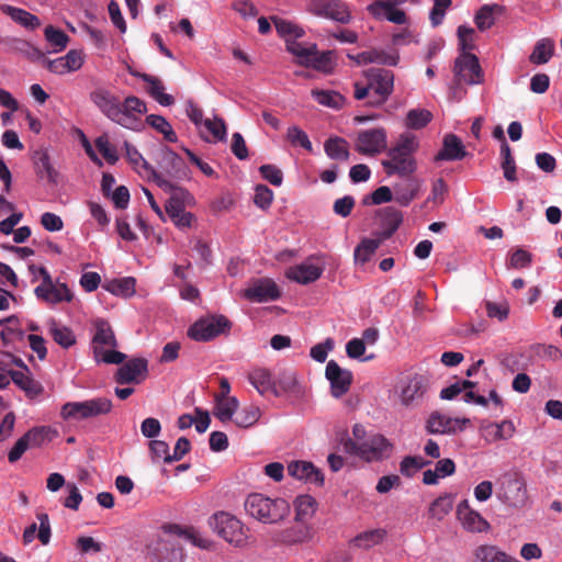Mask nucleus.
I'll use <instances>...</instances> for the list:
<instances>
[{
  "label": "nucleus",
  "instance_id": "1",
  "mask_svg": "<svg viewBox=\"0 0 562 562\" xmlns=\"http://www.w3.org/2000/svg\"><path fill=\"white\" fill-rule=\"evenodd\" d=\"M166 537H160L147 547L148 554L157 562H183V550L171 539L178 536L193 546L209 550L213 543L210 539L203 537L193 527H181L179 525H168L164 527Z\"/></svg>",
  "mask_w": 562,
  "mask_h": 562
},
{
  "label": "nucleus",
  "instance_id": "2",
  "mask_svg": "<svg viewBox=\"0 0 562 562\" xmlns=\"http://www.w3.org/2000/svg\"><path fill=\"white\" fill-rule=\"evenodd\" d=\"M418 148L419 139L416 135L412 133L401 134L395 145L387 150V159L382 161L386 173L402 177L414 173L417 169L414 154Z\"/></svg>",
  "mask_w": 562,
  "mask_h": 562
},
{
  "label": "nucleus",
  "instance_id": "3",
  "mask_svg": "<svg viewBox=\"0 0 562 562\" xmlns=\"http://www.w3.org/2000/svg\"><path fill=\"white\" fill-rule=\"evenodd\" d=\"M245 510L254 519L266 525H278L290 515V504L281 497L251 493L245 501Z\"/></svg>",
  "mask_w": 562,
  "mask_h": 562
},
{
  "label": "nucleus",
  "instance_id": "4",
  "mask_svg": "<svg viewBox=\"0 0 562 562\" xmlns=\"http://www.w3.org/2000/svg\"><path fill=\"white\" fill-rule=\"evenodd\" d=\"M368 79L366 85L355 82L353 97L357 100L368 98V104L380 106L386 102L394 90V74L386 69H369L366 72Z\"/></svg>",
  "mask_w": 562,
  "mask_h": 562
},
{
  "label": "nucleus",
  "instance_id": "5",
  "mask_svg": "<svg viewBox=\"0 0 562 562\" xmlns=\"http://www.w3.org/2000/svg\"><path fill=\"white\" fill-rule=\"evenodd\" d=\"M30 271L34 278H42V282L34 289V294L38 300L49 305L69 303L72 301L74 293L68 285L64 282L53 280L52 276L44 267L30 266Z\"/></svg>",
  "mask_w": 562,
  "mask_h": 562
},
{
  "label": "nucleus",
  "instance_id": "6",
  "mask_svg": "<svg viewBox=\"0 0 562 562\" xmlns=\"http://www.w3.org/2000/svg\"><path fill=\"white\" fill-rule=\"evenodd\" d=\"M429 389V380L423 374H411L398 380L394 396L405 408H414L422 404Z\"/></svg>",
  "mask_w": 562,
  "mask_h": 562
},
{
  "label": "nucleus",
  "instance_id": "7",
  "mask_svg": "<svg viewBox=\"0 0 562 562\" xmlns=\"http://www.w3.org/2000/svg\"><path fill=\"white\" fill-rule=\"evenodd\" d=\"M289 52L301 65L324 74L333 72L336 66L334 53L330 50L319 53L315 44L293 43L289 46Z\"/></svg>",
  "mask_w": 562,
  "mask_h": 562
},
{
  "label": "nucleus",
  "instance_id": "8",
  "mask_svg": "<svg viewBox=\"0 0 562 562\" xmlns=\"http://www.w3.org/2000/svg\"><path fill=\"white\" fill-rule=\"evenodd\" d=\"M112 409V402L106 397H94L82 402H67L60 408L64 420H82L105 415Z\"/></svg>",
  "mask_w": 562,
  "mask_h": 562
},
{
  "label": "nucleus",
  "instance_id": "9",
  "mask_svg": "<svg viewBox=\"0 0 562 562\" xmlns=\"http://www.w3.org/2000/svg\"><path fill=\"white\" fill-rule=\"evenodd\" d=\"M147 112L146 103L135 95H128L124 101L117 99V105L111 119L112 122L132 131H142V116Z\"/></svg>",
  "mask_w": 562,
  "mask_h": 562
},
{
  "label": "nucleus",
  "instance_id": "10",
  "mask_svg": "<svg viewBox=\"0 0 562 562\" xmlns=\"http://www.w3.org/2000/svg\"><path fill=\"white\" fill-rule=\"evenodd\" d=\"M211 526L221 538L235 547L247 543V530L243 522L228 513L220 512L213 515Z\"/></svg>",
  "mask_w": 562,
  "mask_h": 562
},
{
  "label": "nucleus",
  "instance_id": "11",
  "mask_svg": "<svg viewBox=\"0 0 562 562\" xmlns=\"http://www.w3.org/2000/svg\"><path fill=\"white\" fill-rule=\"evenodd\" d=\"M346 448L367 461H375L387 457L391 453L392 445L383 436L372 435L360 442H347Z\"/></svg>",
  "mask_w": 562,
  "mask_h": 562
},
{
  "label": "nucleus",
  "instance_id": "12",
  "mask_svg": "<svg viewBox=\"0 0 562 562\" xmlns=\"http://www.w3.org/2000/svg\"><path fill=\"white\" fill-rule=\"evenodd\" d=\"M387 148V133L383 127L359 131L355 140V149L364 156H375Z\"/></svg>",
  "mask_w": 562,
  "mask_h": 562
},
{
  "label": "nucleus",
  "instance_id": "13",
  "mask_svg": "<svg viewBox=\"0 0 562 562\" xmlns=\"http://www.w3.org/2000/svg\"><path fill=\"white\" fill-rule=\"evenodd\" d=\"M306 10L313 15L342 24L351 20V13L342 0H311Z\"/></svg>",
  "mask_w": 562,
  "mask_h": 562
},
{
  "label": "nucleus",
  "instance_id": "14",
  "mask_svg": "<svg viewBox=\"0 0 562 562\" xmlns=\"http://www.w3.org/2000/svg\"><path fill=\"white\" fill-rule=\"evenodd\" d=\"M231 323L223 315H213L195 322L188 335L196 341H207L229 329Z\"/></svg>",
  "mask_w": 562,
  "mask_h": 562
},
{
  "label": "nucleus",
  "instance_id": "15",
  "mask_svg": "<svg viewBox=\"0 0 562 562\" xmlns=\"http://www.w3.org/2000/svg\"><path fill=\"white\" fill-rule=\"evenodd\" d=\"M124 147L128 162L142 178L155 181L162 190L172 189V183L157 173L136 147L127 142L124 143Z\"/></svg>",
  "mask_w": 562,
  "mask_h": 562
},
{
  "label": "nucleus",
  "instance_id": "16",
  "mask_svg": "<svg viewBox=\"0 0 562 562\" xmlns=\"http://www.w3.org/2000/svg\"><path fill=\"white\" fill-rule=\"evenodd\" d=\"M454 77L459 82L479 85L483 81V71L473 54H460L454 61Z\"/></svg>",
  "mask_w": 562,
  "mask_h": 562
},
{
  "label": "nucleus",
  "instance_id": "17",
  "mask_svg": "<svg viewBox=\"0 0 562 562\" xmlns=\"http://www.w3.org/2000/svg\"><path fill=\"white\" fill-rule=\"evenodd\" d=\"M325 376L330 384V394L335 398H340L349 391L353 379L351 371L342 369L334 360L327 362Z\"/></svg>",
  "mask_w": 562,
  "mask_h": 562
},
{
  "label": "nucleus",
  "instance_id": "18",
  "mask_svg": "<svg viewBox=\"0 0 562 562\" xmlns=\"http://www.w3.org/2000/svg\"><path fill=\"white\" fill-rule=\"evenodd\" d=\"M243 297L250 302L262 303L279 299L280 291L271 279H256L241 292Z\"/></svg>",
  "mask_w": 562,
  "mask_h": 562
},
{
  "label": "nucleus",
  "instance_id": "19",
  "mask_svg": "<svg viewBox=\"0 0 562 562\" xmlns=\"http://www.w3.org/2000/svg\"><path fill=\"white\" fill-rule=\"evenodd\" d=\"M469 424V418H453L436 412L428 418L426 428L430 434L449 435L462 431Z\"/></svg>",
  "mask_w": 562,
  "mask_h": 562
},
{
  "label": "nucleus",
  "instance_id": "20",
  "mask_svg": "<svg viewBox=\"0 0 562 562\" xmlns=\"http://www.w3.org/2000/svg\"><path fill=\"white\" fill-rule=\"evenodd\" d=\"M148 372V362L144 358H134L119 368L115 380L120 384L140 383Z\"/></svg>",
  "mask_w": 562,
  "mask_h": 562
},
{
  "label": "nucleus",
  "instance_id": "21",
  "mask_svg": "<svg viewBox=\"0 0 562 562\" xmlns=\"http://www.w3.org/2000/svg\"><path fill=\"white\" fill-rule=\"evenodd\" d=\"M457 517L462 527L470 532H485L490 529L487 520L470 507L468 499H463L457 506Z\"/></svg>",
  "mask_w": 562,
  "mask_h": 562
},
{
  "label": "nucleus",
  "instance_id": "22",
  "mask_svg": "<svg viewBox=\"0 0 562 562\" xmlns=\"http://www.w3.org/2000/svg\"><path fill=\"white\" fill-rule=\"evenodd\" d=\"M498 497L510 506H522L527 501L526 485L518 477H506L502 482Z\"/></svg>",
  "mask_w": 562,
  "mask_h": 562
},
{
  "label": "nucleus",
  "instance_id": "23",
  "mask_svg": "<svg viewBox=\"0 0 562 562\" xmlns=\"http://www.w3.org/2000/svg\"><path fill=\"white\" fill-rule=\"evenodd\" d=\"M92 326L91 348L93 355H100L103 348H115L117 346L114 331L108 321L98 318L93 321Z\"/></svg>",
  "mask_w": 562,
  "mask_h": 562
},
{
  "label": "nucleus",
  "instance_id": "24",
  "mask_svg": "<svg viewBox=\"0 0 562 562\" xmlns=\"http://www.w3.org/2000/svg\"><path fill=\"white\" fill-rule=\"evenodd\" d=\"M323 272L324 265H318L313 262L312 259H307L300 265L290 267L285 276L288 279L300 284H308L318 280Z\"/></svg>",
  "mask_w": 562,
  "mask_h": 562
},
{
  "label": "nucleus",
  "instance_id": "25",
  "mask_svg": "<svg viewBox=\"0 0 562 562\" xmlns=\"http://www.w3.org/2000/svg\"><path fill=\"white\" fill-rule=\"evenodd\" d=\"M480 431L486 442L494 443L510 439L515 435L516 427L509 419H504L501 423L484 420L480 425Z\"/></svg>",
  "mask_w": 562,
  "mask_h": 562
},
{
  "label": "nucleus",
  "instance_id": "26",
  "mask_svg": "<svg viewBox=\"0 0 562 562\" xmlns=\"http://www.w3.org/2000/svg\"><path fill=\"white\" fill-rule=\"evenodd\" d=\"M398 3L394 0L378 1L368 7V11L379 20H386L395 24H405L406 14L403 10L396 8Z\"/></svg>",
  "mask_w": 562,
  "mask_h": 562
},
{
  "label": "nucleus",
  "instance_id": "27",
  "mask_svg": "<svg viewBox=\"0 0 562 562\" xmlns=\"http://www.w3.org/2000/svg\"><path fill=\"white\" fill-rule=\"evenodd\" d=\"M288 472L291 476L313 483L316 485H323L324 476L322 472L307 461H293L288 465Z\"/></svg>",
  "mask_w": 562,
  "mask_h": 562
},
{
  "label": "nucleus",
  "instance_id": "28",
  "mask_svg": "<svg viewBox=\"0 0 562 562\" xmlns=\"http://www.w3.org/2000/svg\"><path fill=\"white\" fill-rule=\"evenodd\" d=\"M200 136L207 143H217L226 140L227 128L223 119L213 116L212 119H205L201 130H199Z\"/></svg>",
  "mask_w": 562,
  "mask_h": 562
},
{
  "label": "nucleus",
  "instance_id": "29",
  "mask_svg": "<svg viewBox=\"0 0 562 562\" xmlns=\"http://www.w3.org/2000/svg\"><path fill=\"white\" fill-rule=\"evenodd\" d=\"M159 167L166 175L172 178H182L187 176L183 159L170 149L161 150Z\"/></svg>",
  "mask_w": 562,
  "mask_h": 562
},
{
  "label": "nucleus",
  "instance_id": "30",
  "mask_svg": "<svg viewBox=\"0 0 562 562\" xmlns=\"http://www.w3.org/2000/svg\"><path fill=\"white\" fill-rule=\"evenodd\" d=\"M465 155L461 139L453 134H448L443 138L442 149L435 156V161L460 160Z\"/></svg>",
  "mask_w": 562,
  "mask_h": 562
},
{
  "label": "nucleus",
  "instance_id": "31",
  "mask_svg": "<svg viewBox=\"0 0 562 562\" xmlns=\"http://www.w3.org/2000/svg\"><path fill=\"white\" fill-rule=\"evenodd\" d=\"M117 99L105 88H97L90 93V100L109 120L112 119L116 109Z\"/></svg>",
  "mask_w": 562,
  "mask_h": 562
},
{
  "label": "nucleus",
  "instance_id": "32",
  "mask_svg": "<svg viewBox=\"0 0 562 562\" xmlns=\"http://www.w3.org/2000/svg\"><path fill=\"white\" fill-rule=\"evenodd\" d=\"M358 65L380 64L386 66H396L400 56L396 53H387L384 50L362 52L353 57Z\"/></svg>",
  "mask_w": 562,
  "mask_h": 562
},
{
  "label": "nucleus",
  "instance_id": "33",
  "mask_svg": "<svg viewBox=\"0 0 562 562\" xmlns=\"http://www.w3.org/2000/svg\"><path fill=\"white\" fill-rule=\"evenodd\" d=\"M134 76H138L139 78L143 79V81H145L147 83V92L159 104H161L164 106H169L175 102L173 97L171 94H168L165 92V87H164L161 80H159L158 78L153 77L147 74H142V75L134 74Z\"/></svg>",
  "mask_w": 562,
  "mask_h": 562
},
{
  "label": "nucleus",
  "instance_id": "34",
  "mask_svg": "<svg viewBox=\"0 0 562 562\" xmlns=\"http://www.w3.org/2000/svg\"><path fill=\"white\" fill-rule=\"evenodd\" d=\"M166 191L170 192L171 196L167 202L165 209L168 216L172 218L177 216V214L184 211L186 203H189L192 196L187 190L178 188L175 184H172V189H167Z\"/></svg>",
  "mask_w": 562,
  "mask_h": 562
},
{
  "label": "nucleus",
  "instance_id": "35",
  "mask_svg": "<svg viewBox=\"0 0 562 562\" xmlns=\"http://www.w3.org/2000/svg\"><path fill=\"white\" fill-rule=\"evenodd\" d=\"M272 21L278 34L285 40L288 50L291 44L299 43L296 40L304 35V30L291 21L281 18H273Z\"/></svg>",
  "mask_w": 562,
  "mask_h": 562
},
{
  "label": "nucleus",
  "instance_id": "36",
  "mask_svg": "<svg viewBox=\"0 0 562 562\" xmlns=\"http://www.w3.org/2000/svg\"><path fill=\"white\" fill-rule=\"evenodd\" d=\"M248 380L251 385L261 394H266L269 392L277 393V386L274 381L272 380L271 373L263 368L254 369L249 375Z\"/></svg>",
  "mask_w": 562,
  "mask_h": 562
},
{
  "label": "nucleus",
  "instance_id": "37",
  "mask_svg": "<svg viewBox=\"0 0 562 562\" xmlns=\"http://www.w3.org/2000/svg\"><path fill=\"white\" fill-rule=\"evenodd\" d=\"M1 11L25 29L35 30L41 25V21L36 15L23 9L3 4L1 5Z\"/></svg>",
  "mask_w": 562,
  "mask_h": 562
},
{
  "label": "nucleus",
  "instance_id": "38",
  "mask_svg": "<svg viewBox=\"0 0 562 562\" xmlns=\"http://www.w3.org/2000/svg\"><path fill=\"white\" fill-rule=\"evenodd\" d=\"M422 182L416 179H408L403 183L394 186V200L403 205H408L417 195Z\"/></svg>",
  "mask_w": 562,
  "mask_h": 562
},
{
  "label": "nucleus",
  "instance_id": "39",
  "mask_svg": "<svg viewBox=\"0 0 562 562\" xmlns=\"http://www.w3.org/2000/svg\"><path fill=\"white\" fill-rule=\"evenodd\" d=\"M381 245L380 239L363 238L353 250V261L356 266H364L374 256Z\"/></svg>",
  "mask_w": 562,
  "mask_h": 562
},
{
  "label": "nucleus",
  "instance_id": "40",
  "mask_svg": "<svg viewBox=\"0 0 562 562\" xmlns=\"http://www.w3.org/2000/svg\"><path fill=\"white\" fill-rule=\"evenodd\" d=\"M294 512H295V520L296 521H306L311 519L317 509V502L311 495L303 494L296 496L293 502Z\"/></svg>",
  "mask_w": 562,
  "mask_h": 562
},
{
  "label": "nucleus",
  "instance_id": "41",
  "mask_svg": "<svg viewBox=\"0 0 562 562\" xmlns=\"http://www.w3.org/2000/svg\"><path fill=\"white\" fill-rule=\"evenodd\" d=\"M10 382L13 381L30 398H35L43 392L42 385L34 381L27 372L10 371Z\"/></svg>",
  "mask_w": 562,
  "mask_h": 562
},
{
  "label": "nucleus",
  "instance_id": "42",
  "mask_svg": "<svg viewBox=\"0 0 562 562\" xmlns=\"http://www.w3.org/2000/svg\"><path fill=\"white\" fill-rule=\"evenodd\" d=\"M311 94L318 104L333 110H339L346 103L345 97L334 90L313 89Z\"/></svg>",
  "mask_w": 562,
  "mask_h": 562
},
{
  "label": "nucleus",
  "instance_id": "43",
  "mask_svg": "<svg viewBox=\"0 0 562 562\" xmlns=\"http://www.w3.org/2000/svg\"><path fill=\"white\" fill-rule=\"evenodd\" d=\"M216 405L214 409V416L222 423L233 420L234 415L237 412L239 403L234 396L216 397Z\"/></svg>",
  "mask_w": 562,
  "mask_h": 562
},
{
  "label": "nucleus",
  "instance_id": "44",
  "mask_svg": "<svg viewBox=\"0 0 562 562\" xmlns=\"http://www.w3.org/2000/svg\"><path fill=\"white\" fill-rule=\"evenodd\" d=\"M503 12V8L498 4H485L475 14L474 22L480 31L492 27L495 23V15Z\"/></svg>",
  "mask_w": 562,
  "mask_h": 562
},
{
  "label": "nucleus",
  "instance_id": "45",
  "mask_svg": "<svg viewBox=\"0 0 562 562\" xmlns=\"http://www.w3.org/2000/svg\"><path fill=\"white\" fill-rule=\"evenodd\" d=\"M313 538L314 530L310 526H294L282 532V541L288 544L310 542Z\"/></svg>",
  "mask_w": 562,
  "mask_h": 562
},
{
  "label": "nucleus",
  "instance_id": "46",
  "mask_svg": "<svg viewBox=\"0 0 562 562\" xmlns=\"http://www.w3.org/2000/svg\"><path fill=\"white\" fill-rule=\"evenodd\" d=\"M386 537V531L382 528L366 530L352 540L355 547L360 549H370L381 543Z\"/></svg>",
  "mask_w": 562,
  "mask_h": 562
},
{
  "label": "nucleus",
  "instance_id": "47",
  "mask_svg": "<svg viewBox=\"0 0 562 562\" xmlns=\"http://www.w3.org/2000/svg\"><path fill=\"white\" fill-rule=\"evenodd\" d=\"M48 330L56 344L63 348H69L76 342V337L70 328L59 325L56 321L48 323Z\"/></svg>",
  "mask_w": 562,
  "mask_h": 562
},
{
  "label": "nucleus",
  "instance_id": "48",
  "mask_svg": "<svg viewBox=\"0 0 562 562\" xmlns=\"http://www.w3.org/2000/svg\"><path fill=\"white\" fill-rule=\"evenodd\" d=\"M136 281L132 277L122 278L109 282L105 289L117 296L131 297L135 294Z\"/></svg>",
  "mask_w": 562,
  "mask_h": 562
},
{
  "label": "nucleus",
  "instance_id": "49",
  "mask_svg": "<svg viewBox=\"0 0 562 562\" xmlns=\"http://www.w3.org/2000/svg\"><path fill=\"white\" fill-rule=\"evenodd\" d=\"M325 151L328 157L336 160H348L349 150L348 144L344 138L333 137L326 140L324 145Z\"/></svg>",
  "mask_w": 562,
  "mask_h": 562
},
{
  "label": "nucleus",
  "instance_id": "50",
  "mask_svg": "<svg viewBox=\"0 0 562 562\" xmlns=\"http://www.w3.org/2000/svg\"><path fill=\"white\" fill-rule=\"evenodd\" d=\"M44 36L48 44L53 47L54 53L64 50L69 43V36L64 31L52 25L45 27Z\"/></svg>",
  "mask_w": 562,
  "mask_h": 562
},
{
  "label": "nucleus",
  "instance_id": "51",
  "mask_svg": "<svg viewBox=\"0 0 562 562\" xmlns=\"http://www.w3.org/2000/svg\"><path fill=\"white\" fill-rule=\"evenodd\" d=\"M260 416L261 411L258 406L248 405L236 414L234 423L238 427L249 428L258 423Z\"/></svg>",
  "mask_w": 562,
  "mask_h": 562
},
{
  "label": "nucleus",
  "instance_id": "52",
  "mask_svg": "<svg viewBox=\"0 0 562 562\" xmlns=\"http://www.w3.org/2000/svg\"><path fill=\"white\" fill-rule=\"evenodd\" d=\"M453 507V497L445 494L436 498L429 506V514L437 520H442Z\"/></svg>",
  "mask_w": 562,
  "mask_h": 562
},
{
  "label": "nucleus",
  "instance_id": "53",
  "mask_svg": "<svg viewBox=\"0 0 562 562\" xmlns=\"http://www.w3.org/2000/svg\"><path fill=\"white\" fill-rule=\"evenodd\" d=\"M146 123L161 133L168 142H177V135L172 126L164 116L150 114L146 117Z\"/></svg>",
  "mask_w": 562,
  "mask_h": 562
},
{
  "label": "nucleus",
  "instance_id": "54",
  "mask_svg": "<svg viewBox=\"0 0 562 562\" xmlns=\"http://www.w3.org/2000/svg\"><path fill=\"white\" fill-rule=\"evenodd\" d=\"M553 48L554 44L551 40L543 38L539 41L530 55V60L537 65L548 63L553 54Z\"/></svg>",
  "mask_w": 562,
  "mask_h": 562
},
{
  "label": "nucleus",
  "instance_id": "55",
  "mask_svg": "<svg viewBox=\"0 0 562 562\" xmlns=\"http://www.w3.org/2000/svg\"><path fill=\"white\" fill-rule=\"evenodd\" d=\"M458 40L460 54H471V50L475 48V31L474 29L465 25L458 27Z\"/></svg>",
  "mask_w": 562,
  "mask_h": 562
},
{
  "label": "nucleus",
  "instance_id": "56",
  "mask_svg": "<svg viewBox=\"0 0 562 562\" xmlns=\"http://www.w3.org/2000/svg\"><path fill=\"white\" fill-rule=\"evenodd\" d=\"M53 432L50 427L41 426L30 429L24 436L31 447H41L50 440V434Z\"/></svg>",
  "mask_w": 562,
  "mask_h": 562
},
{
  "label": "nucleus",
  "instance_id": "57",
  "mask_svg": "<svg viewBox=\"0 0 562 562\" xmlns=\"http://www.w3.org/2000/svg\"><path fill=\"white\" fill-rule=\"evenodd\" d=\"M431 113L424 109H414L407 113L406 125L409 128L419 130L425 127L431 120Z\"/></svg>",
  "mask_w": 562,
  "mask_h": 562
},
{
  "label": "nucleus",
  "instance_id": "58",
  "mask_svg": "<svg viewBox=\"0 0 562 562\" xmlns=\"http://www.w3.org/2000/svg\"><path fill=\"white\" fill-rule=\"evenodd\" d=\"M502 550L493 544H482L474 551V562H498Z\"/></svg>",
  "mask_w": 562,
  "mask_h": 562
},
{
  "label": "nucleus",
  "instance_id": "59",
  "mask_svg": "<svg viewBox=\"0 0 562 562\" xmlns=\"http://www.w3.org/2000/svg\"><path fill=\"white\" fill-rule=\"evenodd\" d=\"M149 450L154 462L164 461L165 463H171L169 446L166 441L151 440L149 443Z\"/></svg>",
  "mask_w": 562,
  "mask_h": 562
},
{
  "label": "nucleus",
  "instance_id": "60",
  "mask_svg": "<svg viewBox=\"0 0 562 562\" xmlns=\"http://www.w3.org/2000/svg\"><path fill=\"white\" fill-rule=\"evenodd\" d=\"M428 463L422 457H405L400 464V471L403 475L411 477Z\"/></svg>",
  "mask_w": 562,
  "mask_h": 562
},
{
  "label": "nucleus",
  "instance_id": "61",
  "mask_svg": "<svg viewBox=\"0 0 562 562\" xmlns=\"http://www.w3.org/2000/svg\"><path fill=\"white\" fill-rule=\"evenodd\" d=\"M286 137L293 146H301L306 150H312V143L307 134L299 126H290L286 132Z\"/></svg>",
  "mask_w": 562,
  "mask_h": 562
},
{
  "label": "nucleus",
  "instance_id": "62",
  "mask_svg": "<svg viewBox=\"0 0 562 562\" xmlns=\"http://www.w3.org/2000/svg\"><path fill=\"white\" fill-rule=\"evenodd\" d=\"M95 147L103 158L111 165L115 164L119 159L115 147L110 143L106 136H100L95 139Z\"/></svg>",
  "mask_w": 562,
  "mask_h": 562
},
{
  "label": "nucleus",
  "instance_id": "63",
  "mask_svg": "<svg viewBox=\"0 0 562 562\" xmlns=\"http://www.w3.org/2000/svg\"><path fill=\"white\" fill-rule=\"evenodd\" d=\"M35 164L46 172L49 181L56 182L58 173L50 164V157L47 150H38L35 153Z\"/></svg>",
  "mask_w": 562,
  "mask_h": 562
},
{
  "label": "nucleus",
  "instance_id": "64",
  "mask_svg": "<svg viewBox=\"0 0 562 562\" xmlns=\"http://www.w3.org/2000/svg\"><path fill=\"white\" fill-rule=\"evenodd\" d=\"M63 58L69 72L79 70L85 64V54L80 49H70Z\"/></svg>",
  "mask_w": 562,
  "mask_h": 562
}]
</instances>
